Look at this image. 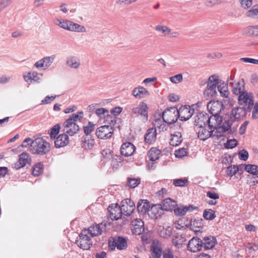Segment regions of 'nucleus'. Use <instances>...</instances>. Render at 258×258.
<instances>
[{
  "instance_id": "obj_24",
  "label": "nucleus",
  "mask_w": 258,
  "mask_h": 258,
  "mask_svg": "<svg viewBox=\"0 0 258 258\" xmlns=\"http://www.w3.org/2000/svg\"><path fill=\"white\" fill-rule=\"evenodd\" d=\"M151 205L147 200L140 199L137 205V211L140 215H145L148 213Z\"/></svg>"
},
{
  "instance_id": "obj_3",
  "label": "nucleus",
  "mask_w": 258,
  "mask_h": 258,
  "mask_svg": "<svg viewBox=\"0 0 258 258\" xmlns=\"http://www.w3.org/2000/svg\"><path fill=\"white\" fill-rule=\"evenodd\" d=\"M30 150L33 154L43 155L50 151V145L42 138H37L31 143Z\"/></svg>"
},
{
  "instance_id": "obj_44",
  "label": "nucleus",
  "mask_w": 258,
  "mask_h": 258,
  "mask_svg": "<svg viewBox=\"0 0 258 258\" xmlns=\"http://www.w3.org/2000/svg\"><path fill=\"white\" fill-rule=\"evenodd\" d=\"M245 170L249 173L256 175L258 174V166L254 164H246Z\"/></svg>"
},
{
  "instance_id": "obj_26",
  "label": "nucleus",
  "mask_w": 258,
  "mask_h": 258,
  "mask_svg": "<svg viewBox=\"0 0 258 258\" xmlns=\"http://www.w3.org/2000/svg\"><path fill=\"white\" fill-rule=\"evenodd\" d=\"M55 139L54 146L56 148L64 147L69 143V138L67 133L60 134Z\"/></svg>"
},
{
  "instance_id": "obj_55",
  "label": "nucleus",
  "mask_w": 258,
  "mask_h": 258,
  "mask_svg": "<svg viewBox=\"0 0 258 258\" xmlns=\"http://www.w3.org/2000/svg\"><path fill=\"white\" fill-rule=\"evenodd\" d=\"M174 213L176 216H182L186 214V210L185 207L182 208L177 207L174 208Z\"/></svg>"
},
{
  "instance_id": "obj_7",
  "label": "nucleus",
  "mask_w": 258,
  "mask_h": 258,
  "mask_svg": "<svg viewBox=\"0 0 258 258\" xmlns=\"http://www.w3.org/2000/svg\"><path fill=\"white\" fill-rule=\"evenodd\" d=\"M163 121L168 124H172L175 123L179 118V111L176 107H171L166 108L162 113Z\"/></svg>"
},
{
  "instance_id": "obj_9",
  "label": "nucleus",
  "mask_w": 258,
  "mask_h": 258,
  "mask_svg": "<svg viewBox=\"0 0 258 258\" xmlns=\"http://www.w3.org/2000/svg\"><path fill=\"white\" fill-rule=\"evenodd\" d=\"M238 100L239 105L247 106V110L251 111L254 104L253 95L252 93H248L246 91L242 92L238 95Z\"/></svg>"
},
{
  "instance_id": "obj_57",
  "label": "nucleus",
  "mask_w": 258,
  "mask_h": 258,
  "mask_svg": "<svg viewBox=\"0 0 258 258\" xmlns=\"http://www.w3.org/2000/svg\"><path fill=\"white\" fill-rule=\"evenodd\" d=\"M241 7L245 9L250 8L252 4V0H239Z\"/></svg>"
},
{
  "instance_id": "obj_35",
  "label": "nucleus",
  "mask_w": 258,
  "mask_h": 258,
  "mask_svg": "<svg viewBox=\"0 0 258 258\" xmlns=\"http://www.w3.org/2000/svg\"><path fill=\"white\" fill-rule=\"evenodd\" d=\"M66 64L70 68L76 69L79 68L81 63L79 58L71 56L67 58Z\"/></svg>"
},
{
  "instance_id": "obj_51",
  "label": "nucleus",
  "mask_w": 258,
  "mask_h": 258,
  "mask_svg": "<svg viewBox=\"0 0 258 258\" xmlns=\"http://www.w3.org/2000/svg\"><path fill=\"white\" fill-rule=\"evenodd\" d=\"M246 16L249 17H258V5L253 6L252 8L246 13Z\"/></svg>"
},
{
  "instance_id": "obj_56",
  "label": "nucleus",
  "mask_w": 258,
  "mask_h": 258,
  "mask_svg": "<svg viewBox=\"0 0 258 258\" xmlns=\"http://www.w3.org/2000/svg\"><path fill=\"white\" fill-rule=\"evenodd\" d=\"M239 158L243 161H246L248 158V152L245 149H242L238 153Z\"/></svg>"
},
{
  "instance_id": "obj_40",
  "label": "nucleus",
  "mask_w": 258,
  "mask_h": 258,
  "mask_svg": "<svg viewBox=\"0 0 258 258\" xmlns=\"http://www.w3.org/2000/svg\"><path fill=\"white\" fill-rule=\"evenodd\" d=\"M172 230L173 229L170 227H168L166 229L162 228L159 229L158 233L161 237L164 238H167L172 235Z\"/></svg>"
},
{
  "instance_id": "obj_52",
  "label": "nucleus",
  "mask_w": 258,
  "mask_h": 258,
  "mask_svg": "<svg viewBox=\"0 0 258 258\" xmlns=\"http://www.w3.org/2000/svg\"><path fill=\"white\" fill-rule=\"evenodd\" d=\"M187 150L184 148H180L175 151L174 155L176 158H181L187 155Z\"/></svg>"
},
{
  "instance_id": "obj_48",
  "label": "nucleus",
  "mask_w": 258,
  "mask_h": 258,
  "mask_svg": "<svg viewBox=\"0 0 258 258\" xmlns=\"http://www.w3.org/2000/svg\"><path fill=\"white\" fill-rule=\"evenodd\" d=\"M60 125L57 123L54 125L51 129L50 132V137L51 139H54L56 136L59 133L60 129Z\"/></svg>"
},
{
  "instance_id": "obj_11",
  "label": "nucleus",
  "mask_w": 258,
  "mask_h": 258,
  "mask_svg": "<svg viewBox=\"0 0 258 258\" xmlns=\"http://www.w3.org/2000/svg\"><path fill=\"white\" fill-rule=\"evenodd\" d=\"M148 108L146 103L141 102L139 103L137 107H134L132 109L131 116L139 117L141 116L144 119L147 120L148 119Z\"/></svg>"
},
{
  "instance_id": "obj_23",
  "label": "nucleus",
  "mask_w": 258,
  "mask_h": 258,
  "mask_svg": "<svg viewBox=\"0 0 258 258\" xmlns=\"http://www.w3.org/2000/svg\"><path fill=\"white\" fill-rule=\"evenodd\" d=\"M135 151V146L130 142L123 143L120 148V154L124 157L132 156Z\"/></svg>"
},
{
  "instance_id": "obj_32",
  "label": "nucleus",
  "mask_w": 258,
  "mask_h": 258,
  "mask_svg": "<svg viewBox=\"0 0 258 258\" xmlns=\"http://www.w3.org/2000/svg\"><path fill=\"white\" fill-rule=\"evenodd\" d=\"M161 205L163 211H172L176 205V202L170 198H166L163 200Z\"/></svg>"
},
{
  "instance_id": "obj_47",
  "label": "nucleus",
  "mask_w": 258,
  "mask_h": 258,
  "mask_svg": "<svg viewBox=\"0 0 258 258\" xmlns=\"http://www.w3.org/2000/svg\"><path fill=\"white\" fill-rule=\"evenodd\" d=\"M183 238L181 236L177 234L174 235L172 239L173 244L177 248H179L181 246L183 242Z\"/></svg>"
},
{
  "instance_id": "obj_42",
  "label": "nucleus",
  "mask_w": 258,
  "mask_h": 258,
  "mask_svg": "<svg viewBox=\"0 0 258 258\" xmlns=\"http://www.w3.org/2000/svg\"><path fill=\"white\" fill-rule=\"evenodd\" d=\"M43 171V165L39 162L34 165L33 168L32 174L34 176H38L42 173Z\"/></svg>"
},
{
  "instance_id": "obj_39",
  "label": "nucleus",
  "mask_w": 258,
  "mask_h": 258,
  "mask_svg": "<svg viewBox=\"0 0 258 258\" xmlns=\"http://www.w3.org/2000/svg\"><path fill=\"white\" fill-rule=\"evenodd\" d=\"M190 229L197 231L195 228H202L204 226V220L202 218H192Z\"/></svg>"
},
{
  "instance_id": "obj_63",
  "label": "nucleus",
  "mask_w": 258,
  "mask_h": 258,
  "mask_svg": "<svg viewBox=\"0 0 258 258\" xmlns=\"http://www.w3.org/2000/svg\"><path fill=\"white\" fill-rule=\"evenodd\" d=\"M253 111L252 113V118L256 119L258 118V102H256L253 106Z\"/></svg>"
},
{
  "instance_id": "obj_13",
  "label": "nucleus",
  "mask_w": 258,
  "mask_h": 258,
  "mask_svg": "<svg viewBox=\"0 0 258 258\" xmlns=\"http://www.w3.org/2000/svg\"><path fill=\"white\" fill-rule=\"evenodd\" d=\"M107 210L109 212V217L112 220H118L123 214L121 206H119L117 204L109 205Z\"/></svg>"
},
{
  "instance_id": "obj_20",
  "label": "nucleus",
  "mask_w": 258,
  "mask_h": 258,
  "mask_svg": "<svg viewBox=\"0 0 258 258\" xmlns=\"http://www.w3.org/2000/svg\"><path fill=\"white\" fill-rule=\"evenodd\" d=\"M179 118L181 121H186L192 115L194 109H191L190 106H181L179 109Z\"/></svg>"
},
{
  "instance_id": "obj_60",
  "label": "nucleus",
  "mask_w": 258,
  "mask_h": 258,
  "mask_svg": "<svg viewBox=\"0 0 258 258\" xmlns=\"http://www.w3.org/2000/svg\"><path fill=\"white\" fill-rule=\"evenodd\" d=\"M151 255L157 256V257H160L162 255V249L155 246L153 247Z\"/></svg>"
},
{
  "instance_id": "obj_43",
  "label": "nucleus",
  "mask_w": 258,
  "mask_h": 258,
  "mask_svg": "<svg viewBox=\"0 0 258 258\" xmlns=\"http://www.w3.org/2000/svg\"><path fill=\"white\" fill-rule=\"evenodd\" d=\"M141 183V178L128 177L127 178V184L131 188L136 187Z\"/></svg>"
},
{
  "instance_id": "obj_64",
  "label": "nucleus",
  "mask_w": 258,
  "mask_h": 258,
  "mask_svg": "<svg viewBox=\"0 0 258 258\" xmlns=\"http://www.w3.org/2000/svg\"><path fill=\"white\" fill-rule=\"evenodd\" d=\"M207 197L213 200H217L219 198L218 194L213 191H208L206 194Z\"/></svg>"
},
{
  "instance_id": "obj_16",
  "label": "nucleus",
  "mask_w": 258,
  "mask_h": 258,
  "mask_svg": "<svg viewBox=\"0 0 258 258\" xmlns=\"http://www.w3.org/2000/svg\"><path fill=\"white\" fill-rule=\"evenodd\" d=\"M107 222H102L98 224L91 226L87 230L92 237L101 235L103 232H106Z\"/></svg>"
},
{
  "instance_id": "obj_15",
  "label": "nucleus",
  "mask_w": 258,
  "mask_h": 258,
  "mask_svg": "<svg viewBox=\"0 0 258 258\" xmlns=\"http://www.w3.org/2000/svg\"><path fill=\"white\" fill-rule=\"evenodd\" d=\"M225 107L220 101H211L207 104V109L211 114L219 115L224 110Z\"/></svg>"
},
{
  "instance_id": "obj_54",
  "label": "nucleus",
  "mask_w": 258,
  "mask_h": 258,
  "mask_svg": "<svg viewBox=\"0 0 258 258\" xmlns=\"http://www.w3.org/2000/svg\"><path fill=\"white\" fill-rule=\"evenodd\" d=\"M237 145V141L236 139H231L227 141L224 144L226 149H232L235 147Z\"/></svg>"
},
{
  "instance_id": "obj_2",
  "label": "nucleus",
  "mask_w": 258,
  "mask_h": 258,
  "mask_svg": "<svg viewBox=\"0 0 258 258\" xmlns=\"http://www.w3.org/2000/svg\"><path fill=\"white\" fill-rule=\"evenodd\" d=\"M247 107L244 108L243 107H236L233 108L230 114L229 118L227 120L226 127H224V131H229L230 130L233 122L235 121H239L242 120L245 117L247 112L250 111H248Z\"/></svg>"
},
{
  "instance_id": "obj_36",
  "label": "nucleus",
  "mask_w": 258,
  "mask_h": 258,
  "mask_svg": "<svg viewBox=\"0 0 258 258\" xmlns=\"http://www.w3.org/2000/svg\"><path fill=\"white\" fill-rule=\"evenodd\" d=\"M217 89L220 92L221 96L224 98H228L229 95V92L228 88V84L224 82L220 83L218 85Z\"/></svg>"
},
{
  "instance_id": "obj_37",
  "label": "nucleus",
  "mask_w": 258,
  "mask_h": 258,
  "mask_svg": "<svg viewBox=\"0 0 258 258\" xmlns=\"http://www.w3.org/2000/svg\"><path fill=\"white\" fill-rule=\"evenodd\" d=\"M161 151L156 148H152L149 151L148 158L152 161L159 159Z\"/></svg>"
},
{
  "instance_id": "obj_34",
  "label": "nucleus",
  "mask_w": 258,
  "mask_h": 258,
  "mask_svg": "<svg viewBox=\"0 0 258 258\" xmlns=\"http://www.w3.org/2000/svg\"><path fill=\"white\" fill-rule=\"evenodd\" d=\"M172 138L170 140L169 144L172 146H177L182 142L183 139L181 134L180 132H175L171 135Z\"/></svg>"
},
{
  "instance_id": "obj_29",
  "label": "nucleus",
  "mask_w": 258,
  "mask_h": 258,
  "mask_svg": "<svg viewBox=\"0 0 258 258\" xmlns=\"http://www.w3.org/2000/svg\"><path fill=\"white\" fill-rule=\"evenodd\" d=\"M122 108L120 107H115L111 110V113L114 115L112 116L111 115L107 114L106 116V121H108L109 123L111 125H114L116 124V120L115 116L118 115L122 111Z\"/></svg>"
},
{
  "instance_id": "obj_45",
  "label": "nucleus",
  "mask_w": 258,
  "mask_h": 258,
  "mask_svg": "<svg viewBox=\"0 0 258 258\" xmlns=\"http://www.w3.org/2000/svg\"><path fill=\"white\" fill-rule=\"evenodd\" d=\"M203 217L207 220H212L216 217L215 213L212 209L205 210L203 212Z\"/></svg>"
},
{
  "instance_id": "obj_46",
  "label": "nucleus",
  "mask_w": 258,
  "mask_h": 258,
  "mask_svg": "<svg viewBox=\"0 0 258 258\" xmlns=\"http://www.w3.org/2000/svg\"><path fill=\"white\" fill-rule=\"evenodd\" d=\"M84 139V146L86 147H87L88 148H91L95 144V140L93 139H92L91 136H86L85 137H83Z\"/></svg>"
},
{
  "instance_id": "obj_10",
  "label": "nucleus",
  "mask_w": 258,
  "mask_h": 258,
  "mask_svg": "<svg viewBox=\"0 0 258 258\" xmlns=\"http://www.w3.org/2000/svg\"><path fill=\"white\" fill-rule=\"evenodd\" d=\"M205 127L206 126H196V128H195L198 132V138L201 140L205 141L210 137H215L216 139H219V138L222 137V135L214 133V130L209 131Z\"/></svg>"
},
{
  "instance_id": "obj_1",
  "label": "nucleus",
  "mask_w": 258,
  "mask_h": 258,
  "mask_svg": "<svg viewBox=\"0 0 258 258\" xmlns=\"http://www.w3.org/2000/svg\"><path fill=\"white\" fill-rule=\"evenodd\" d=\"M212 115L209 117L208 114L207 124L210 129L214 128L215 130V134L222 135L223 133L227 132L228 131H224V127H226L227 120H224L223 122L222 117L220 115L211 114Z\"/></svg>"
},
{
  "instance_id": "obj_25",
  "label": "nucleus",
  "mask_w": 258,
  "mask_h": 258,
  "mask_svg": "<svg viewBox=\"0 0 258 258\" xmlns=\"http://www.w3.org/2000/svg\"><path fill=\"white\" fill-rule=\"evenodd\" d=\"M113 152L109 148H105L103 149L101 151V156L102 158L104 160V161H106L107 160H109L110 159L112 158V162L113 163L114 162H117L118 161H117V160L118 159L119 160V162L120 163L122 161L121 157L120 156H118L117 155L114 156L113 157H112V154Z\"/></svg>"
},
{
  "instance_id": "obj_50",
  "label": "nucleus",
  "mask_w": 258,
  "mask_h": 258,
  "mask_svg": "<svg viewBox=\"0 0 258 258\" xmlns=\"http://www.w3.org/2000/svg\"><path fill=\"white\" fill-rule=\"evenodd\" d=\"M95 124L89 121L86 126H83L84 133L86 134V136H90V134L94 130Z\"/></svg>"
},
{
  "instance_id": "obj_58",
  "label": "nucleus",
  "mask_w": 258,
  "mask_h": 258,
  "mask_svg": "<svg viewBox=\"0 0 258 258\" xmlns=\"http://www.w3.org/2000/svg\"><path fill=\"white\" fill-rule=\"evenodd\" d=\"M109 111L108 110L104 108H100L96 109L95 113L97 116L100 117H105V113H108Z\"/></svg>"
},
{
  "instance_id": "obj_49",
  "label": "nucleus",
  "mask_w": 258,
  "mask_h": 258,
  "mask_svg": "<svg viewBox=\"0 0 258 258\" xmlns=\"http://www.w3.org/2000/svg\"><path fill=\"white\" fill-rule=\"evenodd\" d=\"M188 181L187 179L184 178H179L174 179L173 181V184L175 186L184 187L187 185Z\"/></svg>"
},
{
  "instance_id": "obj_4",
  "label": "nucleus",
  "mask_w": 258,
  "mask_h": 258,
  "mask_svg": "<svg viewBox=\"0 0 258 258\" xmlns=\"http://www.w3.org/2000/svg\"><path fill=\"white\" fill-rule=\"evenodd\" d=\"M204 83H207V87L204 91V96L207 99L215 97L217 94V88L218 85L220 83L219 77L216 75L210 76L207 81Z\"/></svg>"
},
{
  "instance_id": "obj_5",
  "label": "nucleus",
  "mask_w": 258,
  "mask_h": 258,
  "mask_svg": "<svg viewBox=\"0 0 258 258\" xmlns=\"http://www.w3.org/2000/svg\"><path fill=\"white\" fill-rule=\"evenodd\" d=\"M54 23L60 28L69 31L78 32L86 31V29L83 26L75 23L71 21L61 20V19H56L54 20Z\"/></svg>"
},
{
  "instance_id": "obj_27",
  "label": "nucleus",
  "mask_w": 258,
  "mask_h": 258,
  "mask_svg": "<svg viewBox=\"0 0 258 258\" xmlns=\"http://www.w3.org/2000/svg\"><path fill=\"white\" fill-rule=\"evenodd\" d=\"M208 114L205 112H199L195 116L194 124L196 126L207 125Z\"/></svg>"
},
{
  "instance_id": "obj_28",
  "label": "nucleus",
  "mask_w": 258,
  "mask_h": 258,
  "mask_svg": "<svg viewBox=\"0 0 258 258\" xmlns=\"http://www.w3.org/2000/svg\"><path fill=\"white\" fill-rule=\"evenodd\" d=\"M156 137V129L155 128H149L144 136L145 142L146 144H152L155 142Z\"/></svg>"
},
{
  "instance_id": "obj_21",
  "label": "nucleus",
  "mask_w": 258,
  "mask_h": 258,
  "mask_svg": "<svg viewBox=\"0 0 258 258\" xmlns=\"http://www.w3.org/2000/svg\"><path fill=\"white\" fill-rule=\"evenodd\" d=\"M132 231L135 235H140L144 231V223L141 219H136L131 222Z\"/></svg>"
},
{
  "instance_id": "obj_33",
  "label": "nucleus",
  "mask_w": 258,
  "mask_h": 258,
  "mask_svg": "<svg viewBox=\"0 0 258 258\" xmlns=\"http://www.w3.org/2000/svg\"><path fill=\"white\" fill-rule=\"evenodd\" d=\"M133 95L136 98H142L149 95V93L147 90L143 87L139 86L135 88L132 92Z\"/></svg>"
},
{
  "instance_id": "obj_31",
  "label": "nucleus",
  "mask_w": 258,
  "mask_h": 258,
  "mask_svg": "<svg viewBox=\"0 0 258 258\" xmlns=\"http://www.w3.org/2000/svg\"><path fill=\"white\" fill-rule=\"evenodd\" d=\"M231 87L232 93L235 95H238L242 92L245 91L244 79H242L241 81L235 83L234 84H232Z\"/></svg>"
},
{
  "instance_id": "obj_6",
  "label": "nucleus",
  "mask_w": 258,
  "mask_h": 258,
  "mask_svg": "<svg viewBox=\"0 0 258 258\" xmlns=\"http://www.w3.org/2000/svg\"><path fill=\"white\" fill-rule=\"evenodd\" d=\"M108 244L110 251L114 250L116 247L118 250H123L127 247L126 238L121 236L111 237L108 240Z\"/></svg>"
},
{
  "instance_id": "obj_59",
  "label": "nucleus",
  "mask_w": 258,
  "mask_h": 258,
  "mask_svg": "<svg viewBox=\"0 0 258 258\" xmlns=\"http://www.w3.org/2000/svg\"><path fill=\"white\" fill-rule=\"evenodd\" d=\"M170 80L173 83H178L182 80V75L181 74L176 75L170 77Z\"/></svg>"
},
{
  "instance_id": "obj_14",
  "label": "nucleus",
  "mask_w": 258,
  "mask_h": 258,
  "mask_svg": "<svg viewBox=\"0 0 258 258\" xmlns=\"http://www.w3.org/2000/svg\"><path fill=\"white\" fill-rule=\"evenodd\" d=\"M82 118V116H80L78 114H72L70 117L64 121V125L67 127L71 126V124L74 125V128L72 130H70V133L71 134L73 133H77L79 131V126L76 123L78 120L81 121Z\"/></svg>"
},
{
  "instance_id": "obj_62",
  "label": "nucleus",
  "mask_w": 258,
  "mask_h": 258,
  "mask_svg": "<svg viewBox=\"0 0 258 258\" xmlns=\"http://www.w3.org/2000/svg\"><path fill=\"white\" fill-rule=\"evenodd\" d=\"M240 60L242 62L251 63L253 64H258V59L248 58V57H242L240 58Z\"/></svg>"
},
{
  "instance_id": "obj_12",
  "label": "nucleus",
  "mask_w": 258,
  "mask_h": 258,
  "mask_svg": "<svg viewBox=\"0 0 258 258\" xmlns=\"http://www.w3.org/2000/svg\"><path fill=\"white\" fill-rule=\"evenodd\" d=\"M113 133L111 125H102L97 128L96 131V136L100 139H108L111 138Z\"/></svg>"
},
{
  "instance_id": "obj_17",
  "label": "nucleus",
  "mask_w": 258,
  "mask_h": 258,
  "mask_svg": "<svg viewBox=\"0 0 258 258\" xmlns=\"http://www.w3.org/2000/svg\"><path fill=\"white\" fill-rule=\"evenodd\" d=\"M121 206L125 216H130L136 209L135 203L130 199H125L121 202Z\"/></svg>"
},
{
  "instance_id": "obj_38",
  "label": "nucleus",
  "mask_w": 258,
  "mask_h": 258,
  "mask_svg": "<svg viewBox=\"0 0 258 258\" xmlns=\"http://www.w3.org/2000/svg\"><path fill=\"white\" fill-rule=\"evenodd\" d=\"M245 35L251 36H258V26H250L244 29Z\"/></svg>"
},
{
  "instance_id": "obj_41",
  "label": "nucleus",
  "mask_w": 258,
  "mask_h": 258,
  "mask_svg": "<svg viewBox=\"0 0 258 258\" xmlns=\"http://www.w3.org/2000/svg\"><path fill=\"white\" fill-rule=\"evenodd\" d=\"M29 154L23 152L19 156V164H21L24 167L27 163H29V161L30 160Z\"/></svg>"
},
{
  "instance_id": "obj_22",
  "label": "nucleus",
  "mask_w": 258,
  "mask_h": 258,
  "mask_svg": "<svg viewBox=\"0 0 258 258\" xmlns=\"http://www.w3.org/2000/svg\"><path fill=\"white\" fill-rule=\"evenodd\" d=\"M55 55H52L50 56H46L36 61L34 66L37 69L43 68V69H47L53 62L55 59Z\"/></svg>"
},
{
  "instance_id": "obj_19",
  "label": "nucleus",
  "mask_w": 258,
  "mask_h": 258,
  "mask_svg": "<svg viewBox=\"0 0 258 258\" xmlns=\"http://www.w3.org/2000/svg\"><path fill=\"white\" fill-rule=\"evenodd\" d=\"M163 213L161 204H152L150 207L148 215L151 219H157L160 218Z\"/></svg>"
},
{
  "instance_id": "obj_18",
  "label": "nucleus",
  "mask_w": 258,
  "mask_h": 258,
  "mask_svg": "<svg viewBox=\"0 0 258 258\" xmlns=\"http://www.w3.org/2000/svg\"><path fill=\"white\" fill-rule=\"evenodd\" d=\"M203 241L200 238L193 237L188 242L187 249L192 252H197L202 250Z\"/></svg>"
},
{
  "instance_id": "obj_53",
  "label": "nucleus",
  "mask_w": 258,
  "mask_h": 258,
  "mask_svg": "<svg viewBox=\"0 0 258 258\" xmlns=\"http://www.w3.org/2000/svg\"><path fill=\"white\" fill-rule=\"evenodd\" d=\"M238 170L239 169L237 166L234 165L233 167L232 166H228L227 168V175L230 176H232L238 172Z\"/></svg>"
},
{
  "instance_id": "obj_61",
  "label": "nucleus",
  "mask_w": 258,
  "mask_h": 258,
  "mask_svg": "<svg viewBox=\"0 0 258 258\" xmlns=\"http://www.w3.org/2000/svg\"><path fill=\"white\" fill-rule=\"evenodd\" d=\"M156 31H161L163 33L164 32H170L171 29L166 26L157 25L155 28Z\"/></svg>"
},
{
  "instance_id": "obj_8",
  "label": "nucleus",
  "mask_w": 258,
  "mask_h": 258,
  "mask_svg": "<svg viewBox=\"0 0 258 258\" xmlns=\"http://www.w3.org/2000/svg\"><path fill=\"white\" fill-rule=\"evenodd\" d=\"M79 240L76 241V243L81 248L83 249H89L92 245L91 238L92 237L89 234L87 229H84L79 234Z\"/></svg>"
},
{
  "instance_id": "obj_30",
  "label": "nucleus",
  "mask_w": 258,
  "mask_h": 258,
  "mask_svg": "<svg viewBox=\"0 0 258 258\" xmlns=\"http://www.w3.org/2000/svg\"><path fill=\"white\" fill-rule=\"evenodd\" d=\"M202 240L203 241V247L205 250L214 248L217 243L216 238L212 236H206Z\"/></svg>"
}]
</instances>
